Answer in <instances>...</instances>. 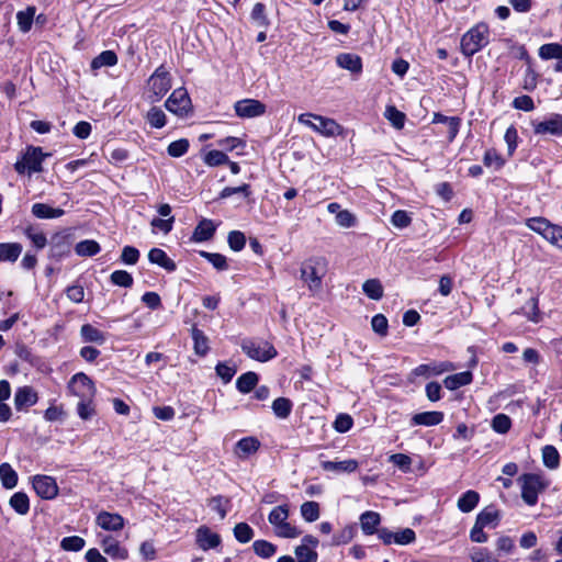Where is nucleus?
<instances>
[{"instance_id":"1","label":"nucleus","mask_w":562,"mask_h":562,"mask_svg":"<svg viewBox=\"0 0 562 562\" xmlns=\"http://www.w3.org/2000/svg\"><path fill=\"white\" fill-rule=\"evenodd\" d=\"M518 483L521 487V498L528 506H535L539 494L550 485V481L542 473H524L518 477Z\"/></svg>"},{"instance_id":"2","label":"nucleus","mask_w":562,"mask_h":562,"mask_svg":"<svg viewBox=\"0 0 562 562\" xmlns=\"http://www.w3.org/2000/svg\"><path fill=\"white\" fill-rule=\"evenodd\" d=\"M488 26L485 23H477L471 27L461 38V52L464 56L471 57L488 44Z\"/></svg>"},{"instance_id":"3","label":"nucleus","mask_w":562,"mask_h":562,"mask_svg":"<svg viewBox=\"0 0 562 562\" xmlns=\"http://www.w3.org/2000/svg\"><path fill=\"white\" fill-rule=\"evenodd\" d=\"M326 272L327 261L324 258L310 259L301 267V278L313 293L321 291Z\"/></svg>"},{"instance_id":"4","label":"nucleus","mask_w":562,"mask_h":562,"mask_svg":"<svg viewBox=\"0 0 562 562\" xmlns=\"http://www.w3.org/2000/svg\"><path fill=\"white\" fill-rule=\"evenodd\" d=\"M289 514V505L284 504L276 506L268 515V520L273 526L274 533L280 538L293 539L301 535V530L288 521Z\"/></svg>"},{"instance_id":"5","label":"nucleus","mask_w":562,"mask_h":562,"mask_svg":"<svg viewBox=\"0 0 562 562\" xmlns=\"http://www.w3.org/2000/svg\"><path fill=\"white\" fill-rule=\"evenodd\" d=\"M297 121L326 137L340 135L342 132V127L335 120L317 114L303 113L299 115Z\"/></svg>"},{"instance_id":"6","label":"nucleus","mask_w":562,"mask_h":562,"mask_svg":"<svg viewBox=\"0 0 562 562\" xmlns=\"http://www.w3.org/2000/svg\"><path fill=\"white\" fill-rule=\"evenodd\" d=\"M526 226L539 234L547 241L562 249V226L551 223L546 217H531L526 221Z\"/></svg>"},{"instance_id":"7","label":"nucleus","mask_w":562,"mask_h":562,"mask_svg":"<svg viewBox=\"0 0 562 562\" xmlns=\"http://www.w3.org/2000/svg\"><path fill=\"white\" fill-rule=\"evenodd\" d=\"M47 156L49 154H45L41 147L29 146L21 159L14 164V169L20 175L27 173L31 176L41 172L43 170L42 164Z\"/></svg>"},{"instance_id":"8","label":"nucleus","mask_w":562,"mask_h":562,"mask_svg":"<svg viewBox=\"0 0 562 562\" xmlns=\"http://www.w3.org/2000/svg\"><path fill=\"white\" fill-rule=\"evenodd\" d=\"M241 350L252 360L267 362L277 357V349L266 340L244 339Z\"/></svg>"},{"instance_id":"9","label":"nucleus","mask_w":562,"mask_h":562,"mask_svg":"<svg viewBox=\"0 0 562 562\" xmlns=\"http://www.w3.org/2000/svg\"><path fill=\"white\" fill-rule=\"evenodd\" d=\"M166 109L179 116L187 115L191 110V99L184 88H178L172 91L165 102Z\"/></svg>"},{"instance_id":"10","label":"nucleus","mask_w":562,"mask_h":562,"mask_svg":"<svg viewBox=\"0 0 562 562\" xmlns=\"http://www.w3.org/2000/svg\"><path fill=\"white\" fill-rule=\"evenodd\" d=\"M68 389L71 394L80 400H91L95 393L92 380L82 372L72 375L69 381Z\"/></svg>"},{"instance_id":"11","label":"nucleus","mask_w":562,"mask_h":562,"mask_svg":"<svg viewBox=\"0 0 562 562\" xmlns=\"http://www.w3.org/2000/svg\"><path fill=\"white\" fill-rule=\"evenodd\" d=\"M35 493L43 499H53L58 495V485L53 476L37 474L32 477Z\"/></svg>"},{"instance_id":"12","label":"nucleus","mask_w":562,"mask_h":562,"mask_svg":"<svg viewBox=\"0 0 562 562\" xmlns=\"http://www.w3.org/2000/svg\"><path fill=\"white\" fill-rule=\"evenodd\" d=\"M537 135L562 136V114L552 113L542 121L532 122Z\"/></svg>"},{"instance_id":"13","label":"nucleus","mask_w":562,"mask_h":562,"mask_svg":"<svg viewBox=\"0 0 562 562\" xmlns=\"http://www.w3.org/2000/svg\"><path fill=\"white\" fill-rule=\"evenodd\" d=\"M148 87L157 100L164 97L171 88L169 72L162 66L158 67L149 77Z\"/></svg>"},{"instance_id":"14","label":"nucleus","mask_w":562,"mask_h":562,"mask_svg":"<svg viewBox=\"0 0 562 562\" xmlns=\"http://www.w3.org/2000/svg\"><path fill=\"white\" fill-rule=\"evenodd\" d=\"M235 113L241 119H252L266 113V104L256 99H243L234 104Z\"/></svg>"},{"instance_id":"15","label":"nucleus","mask_w":562,"mask_h":562,"mask_svg":"<svg viewBox=\"0 0 562 562\" xmlns=\"http://www.w3.org/2000/svg\"><path fill=\"white\" fill-rule=\"evenodd\" d=\"M454 369H456L454 364L450 361H440V362L434 361L430 363H424V364L417 366L411 372V376H412V379L417 378V376L430 378L434 375H440L445 372H449Z\"/></svg>"},{"instance_id":"16","label":"nucleus","mask_w":562,"mask_h":562,"mask_svg":"<svg viewBox=\"0 0 562 562\" xmlns=\"http://www.w3.org/2000/svg\"><path fill=\"white\" fill-rule=\"evenodd\" d=\"M318 546V539L312 535L302 538L301 544L295 548L297 562H316L318 554L315 548Z\"/></svg>"},{"instance_id":"17","label":"nucleus","mask_w":562,"mask_h":562,"mask_svg":"<svg viewBox=\"0 0 562 562\" xmlns=\"http://www.w3.org/2000/svg\"><path fill=\"white\" fill-rule=\"evenodd\" d=\"M195 542L198 547L207 551L217 548L221 542V536L212 531L207 526H200L195 531Z\"/></svg>"},{"instance_id":"18","label":"nucleus","mask_w":562,"mask_h":562,"mask_svg":"<svg viewBox=\"0 0 562 562\" xmlns=\"http://www.w3.org/2000/svg\"><path fill=\"white\" fill-rule=\"evenodd\" d=\"M95 524L106 531H120L125 526V519L117 513L102 510L97 515Z\"/></svg>"},{"instance_id":"19","label":"nucleus","mask_w":562,"mask_h":562,"mask_svg":"<svg viewBox=\"0 0 562 562\" xmlns=\"http://www.w3.org/2000/svg\"><path fill=\"white\" fill-rule=\"evenodd\" d=\"M101 547L105 554L116 560H126L128 558V551L126 548L121 546L120 541L112 536H103L101 538Z\"/></svg>"},{"instance_id":"20","label":"nucleus","mask_w":562,"mask_h":562,"mask_svg":"<svg viewBox=\"0 0 562 562\" xmlns=\"http://www.w3.org/2000/svg\"><path fill=\"white\" fill-rule=\"evenodd\" d=\"M70 252V241L66 234L57 233L50 239L49 255L52 258L61 259Z\"/></svg>"},{"instance_id":"21","label":"nucleus","mask_w":562,"mask_h":562,"mask_svg":"<svg viewBox=\"0 0 562 562\" xmlns=\"http://www.w3.org/2000/svg\"><path fill=\"white\" fill-rule=\"evenodd\" d=\"M217 225L209 218H202L195 226L191 240L195 243L207 241L213 238Z\"/></svg>"},{"instance_id":"22","label":"nucleus","mask_w":562,"mask_h":562,"mask_svg":"<svg viewBox=\"0 0 562 562\" xmlns=\"http://www.w3.org/2000/svg\"><path fill=\"white\" fill-rule=\"evenodd\" d=\"M260 448V441L256 437H245L238 440L234 448V454L238 459H247Z\"/></svg>"},{"instance_id":"23","label":"nucleus","mask_w":562,"mask_h":562,"mask_svg":"<svg viewBox=\"0 0 562 562\" xmlns=\"http://www.w3.org/2000/svg\"><path fill=\"white\" fill-rule=\"evenodd\" d=\"M37 400V393L31 386L19 387L14 394V405L18 411L35 405Z\"/></svg>"},{"instance_id":"24","label":"nucleus","mask_w":562,"mask_h":562,"mask_svg":"<svg viewBox=\"0 0 562 562\" xmlns=\"http://www.w3.org/2000/svg\"><path fill=\"white\" fill-rule=\"evenodd\" d=\"M501 521V512L494 506L490 505L483 508L476 516L475 522L484 528H495Z\"/></svg>"},{"instance_id":"25","label":"nucleus","mask_w":562,"mask_h":562,"mask_svg":"<svg viewBox=\"0 0 562 562\" xmlns=\"http://www.w3.org/2000/svg\"><path fill=\"white\" fill-rule=\"evenodd\" d=\"M321 467L324 471L327 472L352 473L358 469L359 463L355 459L342 461H322Z\"/></svg>"},{"instance_id":"26","label":"nucleus","mask_w":562,"mask_h":562,"mask_svg":"<svg viewBox=\"0 0 562 562\" xmlns=\"http://www.w3.org/2000/svg\"><path fill=\"white\" fill-rule=\"evenodd\" d=\"M337 65L346 70H349L352 74L359 75L362 72V60L361 57L351 54V53H342L336 57Z\"/></svg>"},{"instance_id":"27","label":"nucleus","mask_w":562,"mask_h":562,"mask_svg":"<svg viewBox=\"0 0 562 562\" xmlns=\"http://www.w3.org/2000/svg\"><path fill=\"white\" fill-rule=\"evenodd\" d=\"M443 417L442 412H423L415 414L411 419V424L414 426L430 427L439 425L443 420Z\"/></svg>"},{"instance_id":"28","label":"nucleus","mask_w":562,"mask_h":562,"mask_svg":"<svg viewBox=\"0 0 562 562\" xmlns=\"http://www.w3.org/2000/svg\"><path fill=\"white\" fill-rule=\"evenodd\" d=\"M148 260L169 272H172L177 269L175 261L167 255L165 250L160 248L150 249L148 252Z\"/></svg>"},{"instance_id":"29","label":"nucleus","mask_w":562,"mask_h":562,"mask_svg":"<svg viewBox=\"0 0 562 562\" xmlns=\"http://www.w3.org/2000/svg\"><path fill=\"white\" fill-rule=\"evenodd\" d=\"M80 337L85 342L103 345L106 341V334L91 324H83L80 327Z\"/></svg>"},{"instance_id":"30","label":"nucleus","mask_w":562,"mask_h":562,"mask_svg":"<svg viewBox=\"0 0 562 562\" xmlns=\"http://www.w3.org/2000/svg\"><path fill=\"white\" fill-rule=\"evenodd\" d=\"M32 214L36 218H58L65 214V211L59 207H52L45 203H34L32 205Z\"/></svg>"},{"instance_id":"31","label":"nucleus","mask_w":562,"mask_h":562,"mask_svg":"<svg viewBox=\"0 0 562 562\" xmlns=\"http://www.w3.org/2000/svg\"><path fill=\"white\" fill-rule=\"evenodd\" d=\"M380 521V514L375 512L368 510L360 516V525L364 535L378 533Z\"/></svg>"},{"instance_id":"32","label":"nucleus","mask_w":562,"mask_h":562,"mask_svg":"<svg viewBox=\"0 0 562 562\" xmlns=\"http://www.w3.org/2000/svg\"><path fill=\"white\" fill-rule=\"evenodd\" d=\"M23 247L19 243H1L0 244V261L15 262L22 254Z\"/></svg>"},{"instance_id":"33","label":"nucleus","mask_w":562,"mask_h":562,"mask_svg":"<svg viewBox=\"0 0 562 562\" xmlns=\"http://www.w3.org/2000/svg\"><path fill=\"white\" fill-rule=\"evenodd\" d=\"M472 380H473L472 373L470 371H463V372H459V373H454V374L448 375L443 380V385L448 390L454 391V390H458L461 386L470 384L472 382Z\"/></svg>"},{"instance_id":"34","label":"nucleus","mask_w":562,"mask_h":562,"mask_svg":"<svg viewBox=\"0 0 562 562\" xmlns=\"http://www.w3.org/2000/svg\"><path fill=\"white\" fill-rule=\"evenodd\" d=\"M191 337L193 340V349L198 356L204 357L209 350V338L205 334L199 329L196 326L191 328Z\"/></svg>"},{"instance_id":"35","label":"nucleus","mask_w":562,"mask_h":562,"mask_svg":"<svg viewBox=\"0 0 562 562\" xmlns=\"http://www.w3.org/2000/svg\"><path fill=\"white\" fill-rule=\"evenodd\" d=\"M480 502V494L473 490L463 493L458 499V508L462 513L472 512Z\"/></svg>"},{"instance_id":"36","label":"nucleus","mask_w":562,"mask_h":562,"mask_svg":"<svg viewBox=\"0 0 562 562\" xmlns=\"http://www.w3.org/2000/svg\"><path fill=\"white\" fill-rule=\"evenodd\" d=\"M0 480L7 490L14 488L18 484L16 471L7 462L0 464Z\"/></svg>"},{"instance_id":"37","label":"nucleus","mask_w":562,"mask_h":562,"mask_svg":"<svg viewBox=\"0 0 562 562\" xmlns=\"http://www.w3.org/2000/svg\"><path fill=\"white\" fill-rule=\"evenodd\" d=\"M101 251V246L93 239H85L75 246V252L79 257H92Z\"/></svg>"},{"instance_id":"38","label":"nucleus","mask_w":562,"mask_h":562,"mask_svg":"<svg viewBox=\"0 0 562 562\" xmlns=\"http://www.w3.org/2000/svg\"><path fill=\"white\" fill-rule=\"evenodd\" d=\"M543 465L550 470H555L560 465V453L552 445H547L541 450Z\"/></svg>"},{"instance_id":"39","label":"nucleus","mask_w":562,"mask_h":562,"mask_svg":"<svg viewBox=\"0 0 562 562\" xmlns=\"http://www.w3.org/2000/svg\"><path fill=\"white\" fill-rule=\"evenodd\" d=\"M35 12V7H27L25 10L16 13L18 26L21 32L27 33L31 30Z\"/></svg>"},{"instance_id":"40","label":"nucleus","mask_w":562,"mask_h":562,"mask_svg":"<svg viewBox=\"0 0 562 562\" xmlns=\"http://www.w3.org/2000/svg\"><path fill=\"white\" fill-rule=\"evenodd\" d=\"M9 504L19 515H26L30 510L29 496L23 492L14 493L10 497Z\"/></svg>"},{"instance_id":"41","label":"nucleus","mask_w":562,"mask_h":562,"mask_svg":"<svg viewBox=\"0 0 562 562\" xmlns=\"http://www.w3.org/2000/svg\"><path fill=\"white\" fill-rule=\"evenodd\" d=\"M258 383L257 373L249 371L241 374L236 381V389L244 394L249 393Z\"/></svg>"},{"instance_id":"42","label":"nucleus","mask_w":562,"mask_h":562,"mask_svg":"<svg viewBox=\"0 0 562 562\" xmlns=\"http://www.w3.org/2000/svg\"><path fill=\"white\" fill-rule=\"evenodd\" d=\"M117 64V56L113 50H104L94 57L91 61L92 69H100L102 67H112Z\"/></svg>"},{"instance_id":"43","label":"nucleus","mask_w":562,"mask_h":562,"mask_svg":"<svg viewBox=\"0 0 562 562\" xmlns=\"http://www.w3.org/2000/svg\"><path fill=\"white\" fill-rule=\"evenodd\" d=\"M539 301L537 297H531L525 306L521 307L517 314H522L529 321L533 323H539L541 321V313L539 311Z\"/></svg>"},{"instance_id":"44","label":"nucleus","mask_w":562,"mask_h":562,"mask_svg":"<svg viewBox=\"0 0 562 562\" xmlns=\"http://www.w3.org/2000/svg\"><path fill=\"white\" fill-rule=\"evenodd\" d=\"M364 294L374 301H379L383 296V286L378 279H369L362 284Z\"/></svg>"},{"instance_id":"45","label":"nucleus","mask_w":562,"mask_h":562,"mask_svg":"<svg viewBox=\"0 0 562 562\" xmlns=\"http://www.w3.org/2000/svg\"><path fill=\"white\" fill-rule=\"evenodd\" d=\"M539 57L541 59H562V45L559 43L543 44L539 48Z\"/></svg>"},{"instance_id":"46","label":"nucleus","mask_w":562,"mask_h":562,"mask_svg":"<svg viewBox=\"0 0 562 562\" xmlns=\"http://www.w3.org/2000/svg\"><path fill=\"white\" fill-rule=\"evenodd\" d=\"M483 164L487 168L499 170L505 165V159L498 154L495 148H488L483 156Z\"/></svg>"},{"instance_id":"47","label":"nucleus","mask_w":562,"mask_h":562,"mask_svg":"<svg viewBox=\"0 0 562 562\" xmlns=\"http://www.w3.org/2000/svg\"><path fill=\"white\" fill-rule=\"evenodd\" d=\"M199 255L205 258L218 271H225L228 269L227 258L222 254L201 250L199 251Z\"/></svg>"},{"instance_id":"48","label":"nucleus","mask_w":562,"mask_h":562,"mask_svg":"<svg viewBox=\"0 0 562 562\" xmlns=\"http://www.w3.org/2000/svg\"><path fill=\"white\" fill-rule=\"evenodd\" d=\"M293 404L286 397H278L272 403V411L279 418H288L292 412Z\"/></svg>"},{"instance_id":"49","label":"nucleus","mask_w":562,"mask_h":562,"mask_svg":"<svg viewBox=\"0 0 562 562\" xmlns=\"http://www.w3.org/2000/svg\"><path fill=\"white\" fill-rule=\"evenodd\" d=\"M24 235L31 240L34 247L43 249L47 244L46 235L34 226H27L24 228Z\"/></svg>"},{"instance_id":"50","label":"nucleus","mask_w":562,"mask_h":562,"mask_svg":"<svg viewBox=\"0 0 562 562\" xmlns=\"http://www.w3.org/2000/svg\"><path fill=\"white\" fill-rule=\"evenodd\" d=\"M472 562H498V554L487 548H474L470 553Z\"/></svg>"},{"instance_id":"51","label":"nucleus","mask_w":562,"mask_h":562,"mask_svg":"<svg viewBox=\"0 0 562 562\" xmlns=\"http://www.w3.org/2000/svg\"><path fill=\"white\" fill-rule=\"evenodd\" d=\"M146 121L154 128H162L166 125V114L157 106H153L146 114Z\"/></svg>"},{"instance_id":"52","label":"nucleus","mask_w":562,"mask_h":562,"mask_svg":"<svg viewBox=\"0 0 562 562\" xmlns=\"http://www.w3.org/2000/svg\"><path fill=\"white\" fill-rule=\"evenodd\" d=\"M255 553L263 559L271 558L277 552V547L267 540H256L252 543Z\"/></svg>"},{"instance_id":"53","label":"nucleus","mask_w":562,"mask_h":562,"mask_svg":"<svg viewBox=\"0 0 562 562\" xmlns=\"http://www.w3.org/2000/svg\"><path fill=\"white\" fill-rule=\"evenodd\" d=\"M301 515L307 522L316 521L319 518V504L313 501L301 505Z\"/></svg>"},{"instance_id":"54","label":"nucleus","mask_w":562,"mask_h":562,"mask_svg":"<svg viewBox=\"0 0 562 562\" xmlns=\"http://www.w3.org/2000/svg\"><path fill=\"white\" fill-rule=\"evenodd\" d=\"M110 280L114 285L130 289L133 286L134 279L132 274L125 270H115L111 273Z\"/></svg>"},{"instance_id":"55","label":"nucleus","mask_w":562,"mask_h":562,"mask_svg":"<svg viewBox=\"0 0 562 562\" xmlns=\"http://www.w3.org/2000/svg\"><path fill=\"white\" fill-rule=\"evenodd\" d=\"M254 529L247 522H238L234 527V536L240 543H247L254 538Z\"/></svg>"},{"instance_id":"56","label":"nucleus","mask_w":562,"mask_h":562,"mask_svg":"<svg viewBox=\"0 0 562 562\" xmlns=\"http://www.w3.org/2000/svg\"><path fill=\"white\" fill-rule=\"evenodd\" d=\"M384 115L392 123V125L395 128H397V130L403 128V126L405 124L406 116L403 112L397 110L395 106H393V105L386 106Z\"/></svg>"},{"instance_id":"57","label":"nucleus","mask_w":562,"mask_h":562,"mask_svg":"<svg viewBox=\"0 0 562 562\" xmlns=\"http://www.w3.org/2000/svg\"><path fill=\"white\" fill-rule=\"evenodd\" d=\"M189 146L190 144L187 138H180L168 145L167 153L171 157L179 158L187 154Z\"/></svg>"},{"instance_id":"58","label":"nucleus","mask_w":562,"mask_h":562,"mask_svg":"<svg viewBox=\"0 0 562 562\" xmlns=\"http://www.w3.org/2000/svg\"><path fill=\"white\" fill-rule=\"evenodd\" d=\"M85 544H86L85 539L79 536L65 537L60 542V547L63 550L74 551V552H78V551L82 550Z\"/></svg>"},{"instance_id":"59","label":"nucleus","mask_w":562,"mask_h":562,"mask_svg":"<svg viewBox=\"0 0 562 562\" xmlns=\"http://www.w3.org/2000/svg\"><path fill=\"white\" fill-rule=\"evenodd\" d=\"M416 540V533L411 528H405L400 531L393 532V543L400 546H406L413 543Z\"/></svg>"},{"instance_id":"60","label":"nucleus","mask_w":562,"mask_h":562,"mask_svg":"<svg viewBox=\"0 0 562 562\" xmlns=\"http://www.w3.org/2000/svg\"><path fill=\"white\" fill-rule=\"evenodd\" d=\"M227 243L233 251H240L246 245V236L240 231H232L228 234Z\"/></svg>"},{"instance_id":"61","label":"nucleus","mask_w":562,"mask_h":562,"mask_svg":"<svg viewBox=\"0 0 562 562\" xmlns=\"http://www.w3.org/2000/svg\"><path fill=\"white\" fill-rule=\"evenodd\" d=\"M228 161V156L225 153L215 149L210 150L204 157V162L211 167L221 166Z\"/></svg>"},{"instance_id":"62","label":"nucleus","mask_w":562,"mask_h":562,"mask_svg":"<svg viewBox=\"0 0 562 562\" xmlns=\"http://www.w3.org/2000/svg\"><path fill=\"white\" fill-rule=\"evenodd\" d=\"M512 427L510 418L505 414H497L492 420V428L498 434H506Z\"/></svg>"},{"instance_id":"63","label":"nucleus","mask_w":562,"mask_h":562,"mask_svg":"<svg viewBox=\"0 0 562 562\" xmlns=\"http://www.w3.org/2000/svg\"><path fill=\"white\" fill-rule=\"evenodd\" d=\"M336 224L344 228H351L357 225V217L349 210H342L336 215Z\"/></svg>"},{"instance_id":"64","label":"nucleus","mask_w":562,"mask_h":562,"mask_svg":"<svg viewBox=\"0 0 562 562\" xmlns=\"http://www.w3.org/2000/svg\"><path fill=\"white\" fill-rule=\"evenodd\" d=\"M229 501L223 496H215L210 501V507L212 510L220 515L221 519H224L228 512Z\"/></svg>"}]
</instances>
